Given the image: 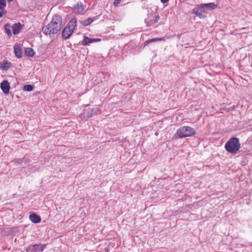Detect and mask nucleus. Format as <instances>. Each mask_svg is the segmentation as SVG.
<instances>
[{
	"mask_svg": "<svg viewBox=\"0 0 252 252\" xmlns=\"http://www.w3.org/2000/svg\"><path fill=\"white\" fill-rule=\"evenodd\" d=\"M14 51L15 56L20 58L22 56L21 47L20 45L16 44L14 47Z\"/></svg>",
	"mask_w": 252,
	"mask_h": 252,
	"instance_id": "nucleus-12",
	"label": "nucleus"
},
{
	"mask_svg": "<svg viewBox=\"0 0 252 252\" xmlns=\"http://www.w3.org/2000/svg\"><path fill=\"white\" fill-rule=\"evenodd\" d=\"M76 20L75 19H72L67 26L63 29L62 32V36L64 39H68L76 27Z\"/></svg>",
	"mask_w": 252,
	"mask_h": 252,
	"instance_id": "nucleus-4",
	"label": "nucleus"
},
{
	"mask_svg": "<svg viewBox=\"0 0 252 252\" xmlns=\"http://www.w3.org/2000/svg\"><path fill=\"white\" fill-rule=\"evenodd\" d=\"M33 87L31 85H26L23 87V90L31 92L33 90Z\"/></svg>",
	"mask_w": 252,
	"mask_h": 252,
	"instance_id": "nucleus-20",
	"label": "nucleus"
},
{
	"mask_svg": "<svg viewBox=\"0 0 252 252\" xmlns=\"http://www.w3.org/2000/svg\"><path fill=\"white\" fill-rule=\"evenodd\" d=\"M194 13L198 16L201 18L203 16V14L205 13V7L204 4H201L193 9Z\"/></svg>",
	"mask_w": 252,
	"mask_h": 252,
	"instance_id": "nucleus-7",
	"label": "nucleus"
},
{
	"mask_svg": "<svg viewBox=\"0 0 252 252\" xmlns=\"http://www.w3.org/2000/svg\"><path fill=\"white\" fill-rule=\"evenodd\" d=\"M11 27L10 24H6L4 26V30L5 32L7 34L9 37H10L12 35V33L11 32Z\"/></svg>",
	"mask_w": 252,
	"mask_h": 252,
	"instance_id": "nucleus-16",
	"label": "nucleus"
},
{
	"mask_svg": "<svg viewBox=\"0 0 252 252\" xmlns=\"http://www.w3.org/2000/svg\"><path fill=\"white\" fill-rule=\"evenodd\" d=\"M0 88L5 94H8L9 92L10 85L6 80H4L0 84Z\"/></svg>",
	"mask_w": 252,
	"mask_h": 252,
	"instance_id": "nucleus-9",
	"label": "nucleus"
},
{
	"mask_svg": "<svg viewBox=\"0 0 252 252\" xmlns=\"http://www.w3.org/2000/svg\"><path fill=\"white\" fill-rule=\"evenodd\" d=\"M21 25L20 23H16L11 27L13 33L15 35L18 34L21 30Z\"/></svg>",
	"mask_w": 252,
	"mask_h": 252,
	"instance_id": "nucleus-13",
	"label": "nucleus"
},
{
	"mask_svg": "<svg viewBox=\"0 0 252 252\" xmlns=\"http://www.w3.org/2000/svg\"><path fill=\"white\" fill-rule=\"evenodd\" d=\"M85 6L82 3H77L73 8V12L75 13L80 14L85 9Z\"/></svg>",
	"mask_w": 252,
	"mask_h": 252,
	"instance_id": "nucleus-11",
	"label": "nucleus"
},
{
	"mask_svg": "<svg viewBox=\"0 0 252 252\" xmlns=\"http://www.w3.org/2000/svg\"><path fill=\"white\" fill-rule=\"evenodd\" d=\"M162 40H164V39L163 38H155L148 39V40H146L144 42V46H146V45H148V44L152 43L153 42L162 41Z\"/></svg>",
	"mask_w": 252,
	"mask_h": 252,
	"instance_id": "nucleus-17",
	"label": "nucleus"
},
{
	"mask_svg": "<svg viewBox=\"0 0 252 252\" xmlns=\"http://www.w3.org/2000/svg\"><path fill=\"white\" fill-rule=\"evenodd\" d=\"M31 220L35 223H39L41 221L40 217L35 213H33L30 216Z\"/></svg>",
	"mask_w": 252,
	"mask_h": 252,
	"instance_id": "nucleus-14",
	"label": "nucleus"
},
{
	"mask_svg": "<svg viewBox=\"0 0 252 252\" xmlns=\"http://www.w3.org/2000/svg\"><path fill=\"white\" fill-rule=\"evenodd\" d=\"M121 2V0H114V5L115 6H117L118 4H119Z\"/></svg>",
	"mask_w": 252,
	"mask_h": 252,
	"instance_id": "nucleus-23",
	"label": "nucleus"
},
{
	"mask_svg": "<svg viewBox=\"0 0 252 252\" xmlns=\"http://www.w3.org/2000/svg\"><path fill=\"white\" fill-rule=\"evenodd\" d=\"M169 0H160L161 2L163 3L167 2Z\"/></svg>",
	"mask_w": 252,
	"mask_h": 252,
	"instance_id": "nucleus-24",
	"label": "nucleus"
},
{
	"mask_svg": "<svg viewBox=\"0 0 252 252\" xmlns=\"http://www.w3.org/2000/svg\"><path fill=\"white\" fill-rule=\"evenodd\" d=\"M240 147L239 139L235 137L230 138L225 145L226 150L231 154H236Z\"/></svg>",
	"mask_w": 252,
	"mask_h": 252,
	"instance_id": "nucleus-2",
	"label": "nucleus"
},
{
	"mask_svg": "<svg viewBox=\"0 0 252 252\" xmlns=\"http://www.w3.org/2000/svg\"><path fill=\"white\" fill-rule=\"evenodd\" d=\"M204 6L206 9L213 10L217 7V5L215 3L211 2L208 3H204Z\"/></svg>",
	"mask_w": 252,
	"mask_h": 252,
	"instance_id": "nucleus-15",
	"label": "nucleus"
},
{
	"mask_svg": "<svg viewBox=\"0 0 252 252\" xmlns=\"http://www.w3.org/2000/svg\"><path fill=\"white\" fill-rule=\"evenodd\" d=\"M100 41L99 38H91L84 36L82 40V44L83 45H90L91 43Z\"/></svg>",
	"mask_w": 252,
	"mask_h": 252,
	"instance_id": "nucleus-8",
	"label": "nucleus"
},
{
	"mask_svg": "<svg viewBox=\"0 0 252 252\" xmlns=\"http://www.w3.org/2000/svg\"><path fill=\"white\" fill-rule=\"evenodd\" d=\"M159 19V16L157 15L155 17L153 15L151 14L148 15V17L145 19V22L147 26H151L157 23Z\"/></svg>",
	"mask_w": 252,
	"mask_h": 252,
	"instance_id": "nucleus-5",
	"label": "nucleus"
},
{
	"mask_svg": "<svg viewBox=\"0 0 252 252\" xmlns=\"http://www.w3.org/2000/svg\"><path fill=\"white\" fill-rule=\"evenodd\" d=\"M34 52L31 48H27L25 49V54L28 57H32L34 56Z\"/></svg>",
	"mask_w": 252,
	"mask_h": 252,
	"instance_id": "nucleus-18",
	"label": "nucleus"
},
{
	"mask_svg": "<svg viewBox=\"0 0 252 252\" xmlns=\"http://www.w3.org/2000/svg\"><path fill=\"white\" fill-rule=\"evenodd\" d=\"M6 6V0H0V8H4Z\"/></svg>",
	"mask_w": 252,
	"mask_h": 252,
	"instance_id": "nucleus-21",
	"label": "nucleus"
},
{
	"mask_svg": "<svg viewBox=\"0 0 252 252\" xmlns=\"http://www.w3.org/2000/svg\"><path fill=\"white\" fill-rule=\"evenodd\" d=\"M5 12L4 10V8H0V18L5 14Z\"/></svg>",
	"mask_w": 252,
	"mask_h": 252,
	"instance_id": "nucleus-22",
	"label": "nucleus"
},
{
	"mask_svg": "<svg viewBox=\"0 0 252 252\" xmlns=\"http://www.w3.org/2000/svg\"><path fill=\"white\" fill-rule=\"evenodd\" d=\"M195 133V130L189 126H182L176 131V135L179 138L191 136Z\"/></svg>",
	"mask_w": 252,
	"mask_h": 252,
	"instance_id": "nucleus-3",
	"label": "nucleus"
},
{
	"mask_svg": "<svg viewBox=\"0 0 252 252\" xmlns=\"http://www.w3.org/2000/svg\"><path fill=\"white\" fill-rule=\"evenodd\" d=\"M11 63L8 61H4L0 62V68L3 70H7L11 67Z\"/></svg>",
	"mask_w": 252,
	"mask_h": 252,
	"instance_id": "nucleus-10",
	"label": "nucleus"
},
{
	"mask_svg": "<svg viewBox=\"0 0 252 252\" xmlns=\"http://www.w3.org/2000/svg\"><path fill=\"white\" fill-rule=\"evenodd\" d=\"M94 21L93 18H88L87 20H84L82 22L83 25L84 26H88L91 24Z\"/></svg>",
	"mask_w": 252,
	"mask_h": 252,
	"instance_id": "nucleus-19",
	"label": "nucleus"
},
{
	"mask_svg": "<svg viewBox=\"0 0 252 252\" xmlns=\"http://www.w3.org/2000/svg\"><path fill=\"white\" fill-rule=\"evenodd\" d=\"M62 26V19L61 16L55 15L51 22L42 28L43 32L46 35L55 34L58 33Z\"/></svg>",
	"mask_w": 252,
	"mask_h": 252,
	"instance_id": "nucleus-1",
	"label": "nucleus"
},
{
	"mask_svg": "<svg viewBox=\"0 0 252 252\" xmlns=\"http://www.w3.org/2000/svg\"><path fill=\"white\" fill-rule=\"evenodd\" d=\"M44 250V246L41 244H35L30 246L26 250L27 252H42Z\"/></svg>",
	"mask_w": 252,
	"mask_h": 252,
	"instance_id": "nucleus-6",
	"label": "nucleus"
}]
</instances>
